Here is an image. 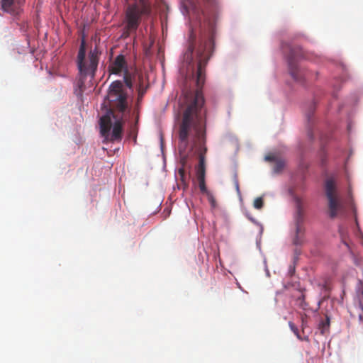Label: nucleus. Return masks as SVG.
I'll list each match as a JSON object with an SVG mask.
<instances>
[{
    "label": "nucleus",
    "mask_w": 363,
    "mask_h": 363,
    "mask_svg": "<svg viewBox=\"0 0 363 363\" xmlns=\"http://www.w3.org/2000/svg\"><path fill=\"white\" fill-rule=\"evenodd\" d=\"M134 140H135V142H136V136H135Z\"/></svg>",
    "instance_id": "29"
},
{
    "label": "nucleus",
    "mask_w": 363,
    "mask_h": 363,
    "mask_svg": "<svg viewBox=\"0 0 363 363\" xmlns=\"http://www.w3.org/2000/svg\"><path fill=\"white\" fill-rule=\"evenodd\" d=\"M193 13L201 21V16H205L206 11H215L220 5L219 0H187Z\"/></svg>",
    "instance_id": "8"
},
{
    "label": "nucleus",
    "mask_w": 363,
    "mask_h": 363,
    "mask_svg": "<svg viewBox=\"0 0 363 363\" xmlns=\"http://www.w3.org/2000/svg\"><path fill=\"white\" fill-rule=\"evenodd\" d=\"M109 52H110V56H111V59L112 57L113 56V52H114L113 46H112L109 48Z\"/></svg>",
    "instance_id": "23"
},
{
    "label": "nucleus",
    "mask_w": 363,
    "mask_h": 363,
    "mask_svg": "<svg viewBox=\"0 0 363 363\" xmlns=\"http://www.w3.org/2000/svg\"><path fill=\"white\" fill-rule=\"evenodd\" d=\"M327 325H329V319H327V323H326Z\"/></svg>",
    "instance_id": "28"
},
{
    "label": "nucleus",
    "mask_w": 363,
    "mask_h": 363,
    "mask_svg": "<svg viewBox=\"0 0 363 363\" xmlns=\"http://www.w3.org/2000/svg\"><path fill=\"white\" fill-rule=\"evenodd\" d=\"M140 6L133 4L130 6L126 11L125 29L128 33L135 32L143 14H148L150 8L145 4L144 0H138Z\"/></svg>",
    "instance_id": "5"
},
{
    "label": "nucleus",
    "mask_w": 363,
    "mask_h": 363,
    "mask_svg": "<svg viewBox=\"0 0 363 363\" xmlns=\"http://www.w3.org/2000/svg\"><path fill=\"white\" fill-rule=\"evenodd\" d=\"M108 72L110 74H113V62H110L108 67Z\"/></svg>",
    "instance_id": "19"
},
{
    "label": "nucleus",
    "mask_w": 363,
    "mask_h": 363,
    "mask_svg": "<svg viewBox=\"0 0 363 363\" xmlns=\"http://www.w3.org/2000/svg\"><path fill=\"white\" fill-rule=\"evenodd\" d=\"M295 203H296V213L294 214V223L295 227H304L303 221H304V212H303V202L301 199L298 197H295Z\"/></svg>",
    "instance_id": "10"
},
{
    "label": "nucleus",
    "mask_w": 363,
    "mask_h": 363,
    "mask_svg": "<svg viewBox=\"0 0 363 363\" xmlns=\"http://www.w3.org/2000/svg\"><path fill=\"white\" fill-rule=\"evenodd\" d=\"M235 186L238 194H240L239 182L238 179H235Z\"/></svg>",
    "instance_id": "20"
},
{
    "label": "nucleus",
    "mask_w": 363,
    "mask_h": 363,
    "mask_svg": "<svg viewBox=\"0 0 363 363\" xmlns=\"http://www.w3.org/2000/svg\"><path fill=\"white\" fill-rule=\"evenodd\" d=\"M359 319L360 320H362L363 319V316L362 315H359Z\"/></svg>",
    "instance_id": "27"
},
{
    "label": "nucleus",
    "mask_w": 363,
    "mask_h": 363,
    "mask_svg": "<svg viewBox=\"0 0 363 363\" xmlns=\"http://www.w3.org/2000/svg\"><path fill=\"white\" fill-rule=\"evenodd\" d=\"M213 50L214 40H201L196 49L198 65L196 74L194 76L197 89L195 91H183L185 108L179 125L178 146L182 167L178 169L179 179L177 182L178 189L183 191H186L189 186V177L186 174L184 164L188 157L187 150L189 145L191 144L189 152H192L194 147H197V141L199 143L203 142L204 98L201 89L205 83V68Z\"/></svg>",
    "instance_id": "1"
},
{
    "label": "nucleus",
    "mask_w": 363,
    "mask_h": 363,
    "mask_svg": "<svg viewBox=\"0 0 363 363\" xmlns=\"http://www.w3.org/2000/svg\"><path fill=\"white\" fill-rule=\"evenodd\" d=\"M325 195L328 200V211L330 218L337 217L342 205L337 195V187L333 178H328L325 183Z\"/></svg>",
    "instance_id": "6"
},
{
    "label": "nucleus",
    "mask_w": 363,
    "mask_h": 363,
    "mask_svg": "<svg viewBox=\"0 0 363 363\" xmlns=\"http://www.w3.org/2000/svg\"><path fill=\"white\" fill-rule=\"evenodd\" d=\"M13 1L14 0H1V6L4 11L13 15H17L19 13V11L14 9Z\"/></svg>",
    "instance_id": "12"
},
{
    "label": "nucleus",
    "mask_w": 363,
    "mask_h": 363,
    "mask_svg": "<svg viewBox=\"0 0 363 363\" xmlns=\"http://www.w3.org/2000/svg\"><path fill=\"white\" fill-rule=\"evenodd\" d=\"M274 159H275V157L273 155H267L265 157V160L267 161H274Z\"/></svg>",
    "instance_id": "22"
},
{
    "label": "nucleus",
    "mask_w": 363,
    "mask_h": 363,
    "mask_svg": "<svg viewBox=\"0 0 363 363\" xmlns=\"http://www.w3.org/2000/svg\"><path fill=\"white\" fill-rule=\"evenodd\" d=\"M208 200H209L210 203H211V205H212L213 206H215V205H216V200H215V199L213 198V196H211H211H209V197H208Z\"/></svg>",
    "instance_id": "21"
},
{
    "label": "nucleus",
    "mask_w": 363,
    "mask_h": 363,
    "mask_svg": "<svg viewBox=\"0 0 363 363\" xmlns=\"http://www.w3.org/2000/svg\"><path fill=\"white\" fill-rule=\"evenodd\" d=\"M136 67L128 54L115 57V76L122 79L115 80V111L124 113L128 108L129 99L134 91Z\"/></svg>",
    "instance_id": "2"
},
{
    "label": "nucleus",
    "mask_w": 363,
    "mask_h": 363,
    "mask_svg": "<svg viewBox=\"0 0 363 363\" xmlns=\"http://www.w3.org/2000/svg\"><path fill=\"white\" fill-rule=\"evenodd\" d=\"M284 167V162L282 161H278L276 162L274 170L275 172H279L281 171Z\"/></svg>",
    "instance_id": "18"
},
{
    "label": "nucleus",
    "mask_w": 363,
    "mask_h": 363,
    "mask_svg": "<svg viewBox=\"0 0 363 363\" xmlns=\"http://www.w3.org/2000/svg\"><path fill=\"white\" fill-rule=\"evenodd\" d=\"M289 325L291 328V330L294 332V333L296 335V337L298 338V339H301V337H300V335H299V333H298V330L297 328V327L295 325V324L292 322H289Z\"/></svg>",
    "instance_id": "17"
},
{
    "label": "nucleus",
    "mask_w": 363,
    "mask_h": 363,
    "mask_svg": "<svg viewBox=\"0 0 363 363\" xmlns=\"http://www.w3.org/2000/svg\"><path fill=\"white\" fill-rule=\"evenodd\" d=\"M264 201L262 197H258L254 201L253 206L257 209H261L263 207Z\"/></svg>",
    "instance_id": "15"
},
{
    "label": "nucleus",
    "mask_w": 363,
    "mask_h": 363,
    "mask_svg": "<svg viewBox=\"0 0 363 363\" xmlns=\"http://www.w3.org/2000/svg\"><path fill=\"white\" fill-rule=\"evenodd\" d=\"M295 57L296 56L294 50L291 49L290 55L289 56L288 59L289 72L295 81L303 84L306 79L308 77V74H306L303 70H301L296 64L294 62V59Z\"/></svg>",
    "instance_id": "9"
},
{
    "label": "nucleus",
    "mask_w": 363,
    "mask_h": 363,
    "mask_svg": "<svg viewBox=\"0 0 363 363\" xmlns=\"http://www.w3.org/2000/svg\"><path fill=\"white\" fill-rule=\"evenodd\" d=\"M306 315H302L301 316V320H302V325L303 326L305 323H306Z\"/></svg>",
    "instance_id": "25"
},
{
    "label": "nucleus",
    "mask_w": 363,
    "mask_h": 363,
    "mask_svg": "<svg viewBox=\"0 0 363 363\" xmlns=\"http://www.w3.org/2000/svg\"><path fill=\"white\" fill-rule=\"evenodd\" d=\"M113 96V82L108 87V92L101 104V111L104 112L99 118L100 134L104 138V142L113 140V130L111 132L113 117V104L111 99Z\"/></svg>",
    "instance_id": "4"
},
{
    "label": "nucleus",
    "mask_w": 363,
    "mask_h": 363,
    "mask_svg": "<svg viewBox=\"0 0 363 363\" xmlns=\"http://www.w3.org/2000/svg\"><path fill=\"white\" fill-rule=\"evenodd\" d=\"M206 130H204V136H203V142L199 143L197 141V147H194L196 150L199 153V163L196 167V177L199 182V189L202 193H207V188L206 186L205 183V174H206V167H205V156L207 151V148L205 146V140H206Z\"/></svg>",
    "instance_id": "7"
},
{
    "label": "nucleus",
    "mask_w": 363,
    "mask_h": 363,
    "mask_svg": "<svg viewBox=\"0 0 363 363\" xmlns=\"http://www.w3.org/2000/svg\"><path fill=\"white\" fill-rule=\"evenodd\" d=\"M190 39H191V40L192 43H194V41L195 40V35H194V34L193 33V32H191V33Z\"/></svg>",
    "instance_id": "24"
},
{
    "label": "nucleus",
    "mask_w": 363,
    "mask_h": 363,
    "mask_svg": "<svg viewBox=\"0 0 363 363\" xmlns=\"http://www.w3.org/2000/svg\"><path fill=\"white\" fill-rule=\"evenodd\" d=\"M85 47L82 43L77 56L79 78L75 82L74 93L76 96L83 101V94L91 91L94 83L93 82L99 62L98 53L91 50L87 58L85 57Z\"/></svg>",
    "instance_id": "3"
},
{
    "label": "nucleus",
    "mask_w": 363,
    "mask_h": 363,
    "mask_svg": "<svg viewBox=\"0 0 363 363\" xmlns=\"http://www.w3.org/2000/svg\"><path fill=\"white\" fill-rule=\"evenodd\" d=\"M194 51V47L193 45H190L187 53H186L185 57L186 61L189 62V63H191L192 61V53Z\"/></svg>",
    "instance_id": "16"
},
{
    "label": "nucleus",
    "mask_w": 363,
    "mask_h": 363,
    "mask_svg": "<svg viewBox=\"0 0 363 363\" xmlns=\"http://www.w3.org/2000/svg\"><path fill=\"white\" fill-rule=\"evenodd\" d=\"M305 228L304 227H298L296 228L295 230V235L293 238V243L295 245H301L305 242Z\"/></svg>",
    "instance_id": "11"
},
{
    "label": "nucleus",
    "mask_w": 363,
    "mask_h": 363,
    "mask_svg": "<svg viewBox=\"0 0 363 363\" xmlns=\"http://www.w3.org/2000/svg\"><path fill=\"white\" fill-rule=\"evenodd\" d=\"M123 123V121L115 117V142L121 141L122 138Z\"/></svg>",
    "instance_id": "13"
},
{
    "label": "nucleus",
    "mask_w": 363,
    "mask_h": 363,
    "mask_svg": "<svg viewBox=\"0 0 363 363\" xmlns=\"http://www.w3.org/2000/svg\"><path fill=\"white\" fill-rule=\"evenodd\" d=\"M296 305L304 311L308 309L309 306L308 303L305 301V295L301 294L296 299Z\"/></svg>",
    "instance_id": "14"
},
{
    "label": "nucleus",
    "mask_w": 363,
    "mask_h": 363,
    "mask_svg": "<svg viewBox=\"0 0 363 363\" xmlns=\"http://www.w3.org/2000/svg\"><path fill=\"white\" fill-rule=\"evenodd\" d=\"M118 150H119V147H118V148H117V149H116V148H115V150H114L115 153H116V151H118Z\"/></svg>",
    "instance_id": "26"
}]
</instances>
